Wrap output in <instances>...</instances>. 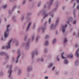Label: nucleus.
Returning a JSON list of instances; mask_svg holds the SVG:
<instances>
[{"label": "nucleus", "mask_w": 79, "mask_h": 79, "mask_svg": "<svg viewBox=\"0 0 79 79\" xmlns=\"http://www.w3.org/2000/svg\"><path fill=\"white\" fill-rule=\"evenodd\" d=\"M18 67H16L15 69V71H16V70H18Z\"/></svg>", "instance_id": "69168bd1"}, {"label": "nucleus", "mask_w": 79, "mask_h": 79, "mask_svg": "<svg viewBox=\"0 0 79 79\" xmlns=\"http://www.w3.org/2000/svg\"><path fill=\"white\" fill-rule=\"evenodd\" d=\"M5 56L6 60H8V59H9V58H10V56H9V55H8V54L6 53V54H5Z\"/></svg>", "instance_id": "f3484780"}, {"label": "nucleus", "mask_w": 79, "mask_h": 79, "mask_svg": "<svg viewBox=\"0 0 79 79\" xmlns=\"http://www.w3.org/2000/svg\"><path fill=\"white\" fill-rule=\"evenodd\" d=\"M35 38V35H33L31 36V41L32 42H33L34 41V38Z\"/></svg>", "instance_id": "cd10ccee"}, {"label": "nucleus", "mask_w": 79, "mask_h": 79, "mask_svg": "<svg viewBox=\"0 0 79 79\" xmlns=\"http://www.w3.org/2000/svg\"><path fill=\"white\" fill-rule=\"evenodd\" d=\"M10 27V25L8 24L7 26L6 30L4 32V37L5 39H6L9 35V32H10V30L9 27Z\"/></svg>", "instance_id": "7ed1b4c3"}, {"label": "nucleus", "mask_w": 79, "mask_h": 79, "mask_svg": "<svg viewBox=\"0 0 79 79\" xmlns=\"http://www.w3.org/2000/svg\"><path fill=\"white\" fill-rule=\"evenodd\" d=\"M1 40H2V41H3V40H4V38H3V37H2L1 38Z\"/></svg>", "instance_id": "e2e57ef3"}, {"label": "nucleus", "mask_w": 79, "mask_h": 79, "mask_svg": "<svg viewBox=\"0 0 79 79\" xmlns=\"http://www.w3.org/2000/svg\"><path fill=\"white\" fill-rule=\"evenodd\" d=\"M36 26V23H34L33 24V30H34L35 29V26Z\"/></svg>", "instance_id": "2f4dec72"}, {"label": "nucleus", "mask_w": 79, "mask_h": 79, "mask_svg": "<svg viewBox=\"0 0 79 79\" xmlns=\"http://www.w3.org/2000/svg\"><path fill=\"white\" fill-rule=\"evenodd\" d=\"M36 61L37 62H39V61H40V59L38 58L37 60Z\"/></svg>", "instance_id": "0e129e2a"}, {"label": "nucleus", "mask_w": 79, "mask_h": 79, "mask_svg": "<svg viewBox=\"0 0 79 79\" xmlns=\"http://www.w3.org/2000/svg\"><path fill=\"white\" fill-rule=\"evenodd\" d=\"M69 58L70 57L71 58H73V54L72 53H70L69 55H68L67 56Z\"/></svg>", "instance_id": "bb28decb"}, {"label": "nucleus", "mask_w": 79, "mask_h": 79, "mask_svg": "<svg viewBox=\"0 0 79 79\" xmlns=\"http://www.w3.org/2000/svg\"><path fill=\"white\" fill-rule=\"evenodd\" d=\"M56 74L57 75H58L59 74V71H56Z\"/></svg>", "instance_id": "864d4df0"}, {"label": "nucleus", "mask_w": 79, "mask_h": 79, "mask_svg": "<svg viewBox=\"0 0 79 79\" xmlns=\"http://www.w3.org/2000/svg\"><path fill=\"white\" fill-rule=\"evenodd\" d=\"M68 25L67 24H65V25H63L62 26L61 29H62V32L63 34H64L66 32V27H67Z\"/></svg>", "instance_id": "1a4fd4ad"}, {"label": "nucleus", "mask_w": 79, "mask_h": 79, "mask_svg": "<svg viewBox=\"0 0 79 79\" xmlns=\"http://www.w3.org/2000/svg\"><path fill=\"white\" fill-rule=\"evenodd\" d=\"M32 24V23L30 22H29L26 29V32H27L28 31H29V28H30V27L31 26V25Z\"/></svg>", "instance_id": "4468645a"}, {"label": "nucleus", "mask_w": 79, "mask_h": 79, "mask_svg": "<svg viewBox=\"0 0 79 79\" xmlns=\"http://www.w3.org/2000/svg\"><path fill=\"white\" fill-rule=\"evenodd\" d=\"M56 39H54L52 40V44L53 45H55L56 44Z\"/></svg>", "instance_id": "5701e85b"}, {"label": "nucleus", "mask_w": 79, "mask_h": 79, "mask_svg": "<svg viewBox=\"0 0 79 79\" xmlns=\"http://www.w3.org/2000/svg\"><path fill=\"white\" fill-rule=\"evenodd\" d=\"M62 9L63 11H64L66 9V6H64L62 7Z\"/></svg>", "instance_id": "49530a36"}, {"label": "nucleus", "mask_w": 79, "mask_h": 79, "mask_svg": "<svg viewBox=\"0 0 79 79\" xmlns=\"http://www.w3.org/2000/svg\"><path fill=\"white\" fill-rule=\"evenodd\" d=\"M27 69L28 73L31 72L32 71V66L31 65L28 66L27 67Z\"/></svg>", "instance_id": "ddd939ff"}, {"label": "nucleus", "mask_w": 79, "mask_h": 79, "mask_svg": "<svg viewBox=\"0 0 79 79\" xmlns=\"http://www.w3.org/2000/svg\"><path fill=\"white\" fill-rule=\"evenodd\" d=\"M27 77H30V74H28L26 76Z\"/></svg>", "instance_id": "13d9d810"}, {"label": "nucleus", "mask_w": 79, "mask_h": 79, "mask_svg": "<svg viewBox=\"0 0 79 79\" xmlns=\"http://www.w3.org/2000/svg\"><path fill=\"white\" fill-rule=\"evenodd\" d=\"M73 18L72 17H70L69 18L68 21H67L66 22L67 24H69L70 26H71V25L69 24V22H71L72 21H73Z\"/></svg>", "instance_id": "2eb2a0df"}, {"label": "nucleus", "mask_w": 79, "mask_h": 79, "mask_svg": "<svg viewBox=\"0 0 79 79\" xmlns=\"http://www.w3.org/2000/svg\"><path fill=\"white\" fill-rule=\"evenodd\" d=\"M55 69V66L53 67L52 68V71H54Z\"/></svg>", "instance_id": "680f3d73"}, {"label": "nucleus", "mask_w": 79, "mask_h": 79, "mask_svg": "<svg viewBox=\"0 0 79 79\" xmlns=\"http://www.w3.org/2000/svg\"><path fill=\"white\" fill-rule=\"evenodd\" d=\"M17 54H18V56L16 58V60L15 62V63L16 64H17L18 63V62H19V58H20V56H21V55L20 49H18Z\"/></svg>", "instance_id": "20e7f679"}, {"label": "nucleus", "mask_w": 79, "mask_h": 79, "mask_svg": "<svg viewBox=\"0 0 79 79\" xmlns=\"http://www.w3.org/2000/svg\"><path fill=\"white\" fill-rule=\"evenodd\" d=\"M15 58L14 57H13L12 58V61L13 62V61H15Z\"/></svg>", "instance_id": "052dcab7"}, {"label": "nucleus", "mask_w": 79, "mask_h": 79, "mask_svg": "<svg viewBox=\"0 0 79 79\" xmlns=\"http://www.w3.org/2000/svg\"><path fill=\"white\" fill-rule=\"evenodd\" d=\"M3 9H6L7 8V5H4L3 6Z\"/></svg>", "instance_id": "79ce46f5"}, {"label": "nucleus", "mask_w": 79, "mask_h": 79, "mask_svg": "<svg viewBox=\"0 0 79 79\" xmlns=\"http://www.w3.org/2000/svg\"><path fill=\"white\" fill-rule=\"evenodd\" d=\"M16 7H17V5H14L11 10H9L8 13L10 15H12V11H14L15 10V9H16Z\"/></svg>", "instance_id": "9b49d317"}, {"label": "nucleus", "mask_w": 79, "mask_h": 79, "mask_svg": "<svg viewBox=\"0 0 79 79\" xmlns=\"http://www.w3.org/2000/svg\"><path fill=\"white\" fill-rule=\"evenodd\" d=\"M64 64H68V60L66 59H65L64 60Z\"/></svg>", "instance_id": "c85d7f7f"}, {"label": "nucleus", "mask_w": 79, "mask_h": 79, "mask_svg": "<svg viewBox=\"0 0 79 79\" xmlns=\"http://www.w3.org/2000/svg\"><path fill=\"white\" fill-rule=\"evenodd\" d=\"M48 22L49 24H50V23H51V18H50L49 19Z\"/></svg>", "instance_id": "de8ad7c7"}, {"label": "nucleus", "mask_w": 79, "mask_h": 79, "mask_svg": "<svg viewBox=\"0 0 79 79\" xmlns=\"http://www.w3.org/2000/svg\"><path fill=\"white\" fill-rule=\"evenodd\" d=\"M51 16L52 17V18L54 17V14H51Z\"/></svg>", "instance_id": "5fc2aeb1"}, {"label": "nucleus", "mask_w": 79, "mask_h": 79, "mask_svg": "<svg viewBox=\"0 0 79 79\" xmlns=\"http://www.w3.org/2000/svg\"><path fill=\"white\" fill-rule=\"evenodd\" d=\"M68 42V40L66 38H65L64 40V44H65L66 42Z\"/></svg>", "instance_id": "a878e982"}, {"label": "nucleus", "mask_w": 79, "mask_h": 79, "mask_svg": "<svg viewBox=\"0 0 79 79\" xmlns=\"http://www.w3.org/2000/svg\"><path fill=\"white\" fill-rule=\"evenodd\" d=\"M48 52V49L47 48H45L44 49V52L46 53Z\"/></svg>", "instance_id": "4c0bfd02"}, {"label": "nucleus", "mask_w": 79, "mask_h": 79, "mask_svg": "<svg viewBox=\"0 0 79 79\" xmlns=\"http://www.w3.org/2000/svg\"><path fill=\"white\" fill-rule=\"evenodd\" d=\"M26 1L25 0H24L22 2L23 5H25L26 4Z\"/></svg>", "instance_id": "c03bdc74"}, {"label": "nucleus", "mask_w": 79, "mask_h": 79, "mask_svg": "<svg viewBox=\"0 0 79 79\" xmlns=\"http://www.w3.org/2000/svg\"><path fill=\"white\" fill-rule=\"evenodd\" d=\"M31 15L32 14L31 13H27V17L31 16Z\"/></svg>", "instance_id": "37998d69"}, {"label": "nucleus", "mask_w": 79, "mask_h": 79, "mask_svg": "<svg viewBox=\"0 0 79 79\" xmlns=\"http://www.w3.org/2000/svg\"><path fill=\"white\" fill-rule=\"evenodd\" d=\"M5 54H6V53L4 52H0V55H5Z\"/></svg>", "instance_id": "e433bc0d"}, {"label": "nucleus", "mask_w": 79, "mask_h": 79, "mask_svg": "<svg viewBox=\"0 0 79 79\" xmlns=\"http://www.w3.org/2000/svg\"><path fill=\"white\" fill-rule=\"evenodd\" d=\"M24 45H25V43H22V46H24Z\"/></svg>", "instance_id": "774afa93"}, {"label": "nucleus", "mask_w": 79, "mask_h": 79, "mask_svg": "<svg viewBox=\"0 0 79 79\" xmlns=\"http://www.w3.org/2000/svg\"><path fill=\"white\" fill-rule=\"evenodd\" d=\"M79 60H76V61L75 62V64L76 66H78L79 65Z\"/></svg>", "instance_id": "aec40b11"}, {"label": "nucleus", "mask_w": 79, "mask_h": 79, "mask_svg": "<svg viewBox=\"0 0 79 79\" xmlns=\"http://www.w3.org/2000/svg\"><path fill=\"white\" fill-rule=\"evenodd\" d=\"M8 61L7 60H6V61L4 62L3 63V64H6V63H7V62Z\"/></svg>", "instance_id": "6e6d98bb"}, {"label": "nucleus", "mask_w": 79, "mask_h": 79, "mask_svg": "<svg viewBox=\"0 0 79 79\" xmlns=\"http://www.w3.org/2000/svg\"><path fill=\"white\" fill-rule=\"evenodd\" d=\"M50 36L48 35H45L44 38L46 39H50Z\"/></svg>", "instance_id": "b1692460"}, {"label": "nucleus", "mask_w": 79, "mask_h": 79, "mask_svg": "<svg viewBox=\"0 0 79 79\" xmlns=\"http://www.w3.org/2000/svg\"><path fill=\"white\" fill-rule=\"evenodd\" d=\"M3 72L1 71L0 72V77H1L2 76H3Z\"/></svg>", "instance_id": "c9c22d12"}, {"label": "nucleus", "mask_w": 79, "mask_h": 79, "mask_svg": "<svg viewBox=\"0 0 79 79\" xmlns=\"http://www.w3.org/2000/svg\"><path fill=\"white\" fill-rule=\"evenodd\" d=\"M77 9L78 10L79 9V5H77Z\"/></svg>", "instance_id": "4d7b16f0"}, {"label": "nucleus", "mask_w": 79, "mask_h": 79, "mask_svg": "<svg viewBox=\"0 0 79 79\" xmlns=\"http://www.w3.org/2000/svg\"><path fill=\"white\" fill-rule=\"evenodd\" d=\"M63 55H64V52H63L61 53V57L62 59H65V58H66V57H65L63 56Z\"/></svg>", "instance_id": "393cba45"}, {"label": "nucleus", "mask_w": 79, "mask_h": 79, "mask_svg": "<svg viewBox=\"0 0 79 79\" xmlns=\"http://www.w3.org/2000/svg\"><path fill=\"white\" fill-rule=\"evenodd\" d=\"M58 9V8H55L53 9V10L49 12L48 14L46 13L47 11V10H40L38 13L37 14V16H39L41 14H43V15L44 16L43 17V19H45V18H47V17H48V15H51V14H52V13H54V12H56V11Z\"/></svg>", "instance_id": "f257e3e1"}, {"label": "nucleus", "mask_w": 79, "mask_h": 79, "mask_svg": "<svg viewBox=\"0 0 79 79\" xmlns=\"http://www.w3.org/2000/svg\"><path fill=\"white\" fill-rule=\"evenodd\" d=\"M48 78V77L46 76L44 77V78L45 79H47Z\"/></svg>", "instance_id": "338daca9"}, {"label": "nucleus", "mask_w": 79, "mask_h": 79, "mask_svg": "<svg viewBox=\"0 0 79 79\" xmlns=\"http://www.w3.org/2000/svg\"><path fill=\"white\" fill-rule=\"evenodd\" d=\"M76 6V3H74L73 5V8H74V7H75V6Z\"/></svg>", "instance_id": "3c124183"}, {"label": "nucleus", "mask_w": 79, "mask_h": 79, "mask_svg": "<svg viewBox=\"0 0 79 79\" xmlns=\"http://www.w3.org/2000/svg\"><path fill=\"white\" fill-rule=\"evenodd\" d=\"M21 74V70L20 69H19L18 71V75L19 76Z\"/></svg>", "instance_id": "7c9ffc66"}, {"label": "nucleus", "mask_w": 79, "mask_h": 79, "mask_svg": "<svg viewBox=\"0 0 79 79\" xmlns=\"http://www.w3.org/2000/svg\"><path fill=\"white\" fill-rule=\"evenodd\" d=\"M35 55L36 56L38 55V51L37 50L33 51L31 53V58L33 61H34V58H35Z\"/></svg>", "instance_id": "423d86ee"}, {"label": "nucleus", "mask_w": 79, "mask_h": 79, "mask_svg": "<svg viewBox=\"0 0 79 79\" xmlns=\"http://www.w3.org/2000/svg\"><path fill=\"white\" fill-rule=\"evenodd\" d=\"M16 46H18L19 45V42L18 41H17L16 43Z\"/></svg>", "instance_id": "8fccbe9b"}, {"label": "nucleus", "mask_w": 79, "mask_h": 79, "mask_svg": "<svg viewBox=\"0 0 79 79\" xmlns=\"http://www.w3.org/2000/svg\"><path fill=\"white\" fill-rule=\"evenodd\" d=\"M12 71V65H11L9 67V69L8 71V73L9 74L8 77V78H10V79H12V77H11Z\"/></svg>", "instance_id": "39448f33"}, {"label": "nucleus", "mask_w": 79, "mask_h": 79, "mask_svg": "<svg viewBox=\"0 0 79 79\" xmlns=\"http://www.w3.org/2000/svg\"><path fill=\"white\" fill-rule=\"evenodd\" d=\"M12 40H13V39H11L8 41V45L6 46V50H7V49H10V48H11V43Z\"/></svg>", "instance_id": "9d476101"}, {"label": "nucleus", "mask_w": 79, "mask_h": 79, "mask_svg": "<svg viewBox=\"0 0 79 79\" xmlns=\"http://www.w3.org/2000/svg\"><path fill=\"white\" fill-rule=\"evenodd\" d=\"M54 0H50L49 2H47L48 10H50L51 6H52L53 5V3Z\"/></svg>", "instance_id": "0eeeda50"}, {"label": "nucleus", "mask_w": 79, "mask_h": 79, "mask_svg": "<svg viewBox=\"0 0 79 79\" xmlns=\"http://www.w3.org/2000/svg\"><path fill=\"white\" fill-rule=\"evenodd\" d=\"M41 3H42V2L41 1H40L38 4V7H40V5H41Z\"/></svg>", "instance_id": "a19ab883"}, {"label": "nucleus", "mask_w": 79, "mask_h": 79, "mask_svg": "<svg viewBox=\"0 0 79 79\" xmlns=\"http://www.w3.org/2000/svg\"><path fill=\"white\" fill-rule=\"evenodd\" d=\"M44 58L43 57H41L40 58V61L41 62H44Z\"/></svg>", "instance_id": "58836bf2"}, {"label": "nucleus", "mask_w": 79, "mask_h": 79, "mask_svg": "<svg viewBox=\"0 0 79 79\" xmlns=\"http://www.w3.org/2000/svg\"><path fill=\"white\" fill-rule=\"evenodd\" d=\"M76 9H74L73 10V16H74V18H76Z\"/></svg>", "instance_id": "412c9836"}, {"label": "nucleus", "mask_w": 79, "mask_h": 79, "mask_svg": "<svg viewBox=\"0 0 79 79\" xmlns=\"http://www.w3.org/2000/svg\"><path fill=\"white\" fill-rule=\"evenodd\" d=\"M78 45H79L77 43L76 44H75V47L76 48H77V47H78Z\"/></svg>", "instance_id": "bf43d9fd"}, {"label": "nucleus", "mask_w": 79, "mask_h": 79, "mask_svg": "<svg viewBox=\"0 0 79 79\" xmlns=\"http://www.w3.org/2000/svg\"><path fill=\"white\" fill-rule=\"evenodd\" d=\"M25 18V16L24 15H22L21 16V21H24V18Z\"/></svg>", "instance_id": "4be33fe9"}, {"label": "nucleus", "mask_w": 79, "mask_h": 79, "mask_svg": "<svg viewBox=\"0 0 79 79\" xmlns=\"http://www.w3.org/2000/svg\"><path fill=\"white\" fill-rule=\"evenodd\" d=\"M39 36H37L36 38V42H38V40H39Z\"/></svg>", "instance_id": "a18cd8bd"}, {"label": "nucleus", "mask_w": 79, "mask_h": 79, "mask_svg": "<svg viewBox=\"0 0 79 79\" xmlns=\"http://www.w3.org/2000/svg\"><path fill=\"white\" fill-rule=\"evenodd\" d=\"M49 45V41L48 40H46L45 42V45L46 46H48Z\"/></svg>", "instance_id": "6ab92c4d"}, {"label": "nucleus", "mask_w": 79, "mask_h": 79, "mask_svg": "<svg viewBox=\"0 0 79 79\" xmlns=\"http://www.w3.org/2000/svg\"><path fill=\"white\" fill-rule=\"evenodd\" d=\"M73 24H76V20H75L73 22Z\"/></svg>", "instance_id": "603ef678"}, {"label": "nucleus", "mask_w": 79, "mask_h": 79, "mask_svg": "<svg viewBox=\"0 0 79 79\" xmlns=\"http://www.w3.org/2000/svg\"><path fill=\"white\" fill-rule=\"evenodd\" d=\"M53 64L52 63L50 64L48 66V68H50L51 67H52V66H53Z\"/></svg>", "instance_id": "72a5a7b5"}, {"label": "nucleus", "mask_w": 79, "mask_h": 79, "mask_svg": "<svg viewBox=\"0 0 79 79\" xmlns=\"http://www.w3.org/2000/svg\"><path fill=\"white\" fill-rule=\"evenodd\" d=\"M27 37H28V35H25L24 39V41H26V40L27 38Z\"/></svg>", "instance_id": "c756f323"}, {"label": "nucleus", "mask_w": 79, "mask_h": 79, "mask_svg": "<svg viewBox=\"0 0 79 79\" xmlns=\"http://www.w3.org/2000/svg\"><path fill=\"white\" fill-rule=\"evenodd\" d=\"M59 56H57L56 57V59L58 61H60V59L59 58Z\"/></svg>", "instance_id": "ea45409f"}, {"label": "nucleus", "mask_w": 79, "mask_h": 79, "mask_svg": "<svg viewBox=\"0 0 79 79\" xmlns=\"http://www.w3.org/2000/svg\"><path fill=\"white\" fill-rule=\"evenodd\" d=\"M47 22H45L44 23V26L41 27V28H40L38 29V30L40 31V29H42L43 33H44V32H45V30L46 29V27L47 26Z\"/></svg>", "instance_id": "6e6552de"}, {"label": "nucleus", "mask_w": 79, "mask_h": 79, "mask_svg": "<svg viewBox=\"0 0 79 79\" xmlns=\"http://www.w3.org/2000/svg\"><path fill=\"white\" fill-rule=\"evenodd\" d=\"M59 5V1H56L55 6L56 8H58Z\"/></svg>", "instance_id": "dca6fc26"}, {"label": "nucleus", "mask_w": 79, "mask_h": 79, "mask_svg": "<svg viewBox=\"0 0 79 79\" xmlns=\"http://www.w3.org/2000/svg\"><path fill=\"white\" fill-rule=\"evenodd\" d=\"M44 9H46L47 8V4H45L44 6Z\"/></svg>", "instance_id": "09e8293b"}, {"label": "nucleus", "mask_w": 79, "mask_h": 79, "mask_svg": "<svg viewBox=\"0 0 79 79\" xmlns=\"http://www.w3.org/2000/svg\"><path fill=\"white\" fill-rule=\"evenodd\" d=\"M59 21H60V17H58L56 18L55 24L52 23L51 25L50 26V29L51 30H55L57 26L58 25Z\"/></svg>", "instance_id": "f03ea898"}, {"label": "nucleus", "mask_w": 79, "mask_h": 79, "mask_svg": "<svg viewBox=\"0 0 79 79\" xmlns=\"http://www.w3.org/2000/svg\"><path fill=\"white\" fill-rule=\"evenodd\" d=\"M26 19L27 20V21H31V17H26Z\"/></svg>", "instance_id": "473e14b6"}, {"label": "nucleus", "mask_w": 79, "mask_h": 79, "mask_svg": "<svg viewBox=\"0 0 79 79\" xmlns=\"http://www.w3.org/2000/svg\"><path fill=\"white\" fill-rule=\"evenodd\" d=\"M76 3H79V0H76ZM74 1V0H71L70 1L71 3H72V2H73Z\"/></svg>", "instance_id": "f704fd0d"}, {"label": "nucleus", "mask_w": 79, "mask_h": 79, "mask_svg": "<svg viewBox=\"0 0 79 79\" xmlns=\"http://www.w3.org/2000/svg\"><path fill=\"white\" fill-rule=\"evenodd\" d=\"M12 21L14 22V23H16V16H13L12 18Z\"/></svg>", "instance_id": "a211bd4d"}, {"label": "nucleus", "mask_w": 79, "mask_h": 79, "mask_svg": "<svg viewBox=\"0 0 79 79\" xmlns=\"http://www.w3.org/2000/svg\"><path fill=\"white\" fill-rule=\"evenodd\" d=\"M30 42H31L30 40H27L25 45V49L26 50H28L29 48V43Z\"/></svg>", "instance_id": "f8f14e48"}]
</instances>
